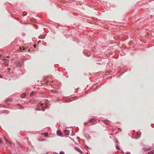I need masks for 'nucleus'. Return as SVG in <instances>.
I'll list each match as a JSON object with an SVG mask.
<instances>
[{
  "instance_id": "f257e3e1",
  "label": "nucleus",
  "mask_w": 154,
  "mask_h": 154,
  "mask_svg": "<svg viewBox=\"0 0 154 154\" xmlns=\"http://www.w3.org/2000/svg\"><path fill=\"white\" fill-rule=\"evenodd\" d=\"M3 61H5V65H8V64L9 63V60H8L6 59H4L3 60Z\"/></svg>"
},
{
  "instance_id": "f03ea898",
  "label": "nucleus",
  "mask_w": 154,
  "mask_h": 154,
  "mask_svg": "<svg viewBox=\"0 0 154 154\" xmlns=\"http://www.w3.org/2000/svg\"><path fill=\"white\" fill-rule=\"evenodd\" d=\"M16 66L17 67H20L21 66V65L20 62L17 61V63Z\"/></svg>"
},
{
  "instance_id": "7ed1b4c3",
  "label": "nucleus",
  "mask_w": 154,
  "mask_h": 154,
  "mask_svg": "<svg viewBox=\"0 0 154 154\" xmlns=\"http://www.w3.org/2000/svg\"><path fill=\"white\" fill-rule=\"evenodd\" d=\"M140 135L138 132H137L135 137L136 138H138L140 137Z\"/></svg>"
},
{
  "instance_id": "20e7f679",
  "label": "nucleus",
  "mask_w": 154,
  "mask_h": 154,
  "mask_svg": "<svg viewBox=\"0 0 154 154\" xmlns=\"http://www.w3.org/2000/svg\"><path fill=\"white\" fill-rule=\"evenodd\" d=\"M69 131L68 130H66L64 131V133L66 135H68L69 134Z\"/></svg>"
},
{
  "instance_id": "39448f33",
  "label": "nucleus",
  "mask_w": 154,
  "mask_h": 154,
  "mask_svg": "<svg viewBox=\"0 0 154 154\" xmlns=\"http://www.w3.org/2000/svg\"><path fill=\"white\" fill-rule=\"evenodd\" d=\"M26 94H23L21 95V97L22 98H24L26 97Z\"/></svg>"
},
{
  "instance_id": "423d86ee",
  "label": "nucleus",
  "mask_w": 154,
  "mask_h": 154,
  "mask_svg": "<svg viewBox=\"0 0 154 154\" xmlns=\"http://www.w3.org/2000/svg\"><path fill=\"white\" fill-rule=\"evenodd\" d=\"M42 135H44L45 136L47 137L48 135V132H46V133H43V134H42Z\"/></svg>"
},
{
  "instance_id": "0eeeda50",
  "label": "nucleus",
  "mask_w": 154,
  "mask_h": 154,
  "mask_svg": "<svg viewBox=\"0 0 154 154\" xmlns=\"http://www.w3.org/2000/svg\"><path fill=\"white\" fill-rule=\"evenodd\" d=\"M75 149L79 152L80 153L82 152L81 151L80 149L78 147H76Z\"/></svg>"
},
{
  "instance_id": "6e6552de",
  "label": "nucleus",
  "mask_w": 154,
  "mask_h": 154,
  "mask_svg": "<svg viewBox=\"0 0 154 154\" xmlns=\"http://www.w3.org/2000/svg\"><path fill=\"white\" fill-rule=\"evenodd\" d=\"M35 94V92H34V91H32V92L30 94V96H33Z\"/></svg>"
},
{
  "instance_id": "1a4fd4ad",
  "label": "nucleus",
  "mask_w": 154,
  "mask_h": 154,
  "mask_svg": "<svg viewBox=\"0 0 154 154\" xmlns=\"http://www.w3.org/2000/svg\"><path fill=\"white\" fill-rule=\"evenodd\" d=\"M95 119L94 118H91L90 119V120H89V122H92L95 120Z\"/></svg>"
},
{
  "instance_id": "9d476101",
  "label": "nucleus",
  "mask_w": 154,
  "mask_h": 154,
  "mask_svg": "<svg viewBox=\"0 0 154 154\" xmlns=\"http://www.w3.org/2000/svg\"><path fill=\"white\" fill-rule=\"evenodd\" d=\"M5 141L7 142V144H8V145H10L11 143H10L9 142V141L7 140H6V139H5Z\"/></svg>"
},
{
  "instance_id": "9b49d317",
  "label": "nucleus",
  "mask_w": 154,
  "mask_h": 154,
  "mask_svg": "<svg viewBox=\"0 0 154 154\" xmlns=\"http://www.w3.org/2000/svg\"><path fill=\"white\" fill-rule=\"evenodd\" d=\"M144 150L146 151H148L150 150V149L149 148H144L143 149Z\"/></svg>"
},
{
  "instance_id": "f8f14e48",
  "label": "nucleus",
  "mask_w": 154,
  "mask_h": 154,
  "mask_svg": "<svg viewBox=\"0 0 154 154\" xmlns=\"http://www.w3.org/2000/svg\"><path fill=\"white\" fill-rule=\"evenodd\" d=\"M57 134H59L60 135H61V132L60 131H57Z\"/></svg>"
},
{
  "instance_id": "ddd939ff",
  "label": "nucleus",
  "mask_w": 154,
  "mask_h": 154,
  "mask_svg": "<svg viewBox=\"0 0 154 154\" xmlns=\"http://www.w3.org/2000/svg\"><path fill=\"white\" fill-rule=\"evenodd\" d=\"M51 91L53 93H57V91L56 90H51Z\"/></svg>"
},
{
  "instance_id": "4468645a",
  "label": "nucleus",
  "mask_w": 154,
  "mask_h": 154,
  "mask_svg": "<svg viewBox=\"0 0 154 154\" xmlns=\"http://www.w3.org/2000/svg\"><path fill=\"white\" fill-rule=\"evenodd\" d=\"M116 149H120L119 148L118 145L116 146Z\"/></svg>"
},
{
  "instance_id": "2eb2a0df",
  "label": "nucleus",
  "mask_w": 154,
  "mask_h": 154,
  "mask_svg": "<svg viewBox=\"0 0 154 154\" xmlns=\"http://www.w3.org/2000/svg\"><path fill=\"white\" fill-rule=\"evenodd\" d=\"M148 154H154V153L152 151L149 152Z\"/></svg>"
},
{
  "instance_id": "dca6fc26",
  "label": "nucleus",
  "mask_w": 154,
  "mask_h": 154,
  "mask_svg": "<svg viewBox=\"0 0 154 154\" xmlns=\"http://www.w3.org/2000/svg\"><path fill=\"white\" fill-rule=\"evenodd\" d=\"M43 105V103H40L38 104V106H42Z\"/></svg>"
},
{
  "instance_id": "f3484780",
  "label": "nucleus",
  "mask_w": 154,
  "mask_h": 154,
  "mask_svg": "<svg viewBox=\"0 0 154 154\" xmlns=\"http://www.w3.org/2000/svg\"><path fill=\"white\" fill-rule=\"evenodd\" d=\"M10 100H10L9 99H8V100H6V103L7 104H9L8 103H7V102H8V101H10Z\"/></svg>"
},
{
  "instance_id": "a211bd4d",
  "label": "nucleus",
  "mask_w": 154,
  "mask_h": 154,
  "mask_svg": "<svg viewBox=\"0 0 154 154\" xmlns=\"http://www.w3.org/2000/svg\"><path fill=\"white\" fill-rule=\"evenodd\" d=\"M118 130L119 131H121L122 130L120 128H118Z\"/></svg>"
},
{
  "instance_id": "6ab92c4d",
  "label": "nucleus",
  "mask_w": 154,
  "mask_h": 154,
  "mask_svg": "<svg viewBox=\"0 0 154 154\" xmlns=\"http://www.w3.org/2000/svg\"><path fill=\"white\" fill-rule=\"evenodd\" d=\"M60 154H64V153L63 152H60Z\"/></svg>"
},
{
  "instance_id": "aec40b11",
  "label": "nucleus",
  "mask_w": 154,
  "mask_h": 154,
  "mask_svg": "<svg viewBox=\"0 0 154 154\" xmlns=\"http://www.w3.org/2000/svg\"><path fill=\"white\" fill-rule=\"evenodd\" d=\"M125 154H130V153L129 152H127Z\"/></svg>"
},
{
  "instance_id": "412c9836",
  "label": "nucleus",
  "mask_w": 154,
  "mask_h": 154,
  "mask_svg": "<svg viewBox=\"0 0 154 154\" xmlns=\"http://www.w3.org/2000/svg\"><path fill=\"white\" fill-rule=\"evenodd\" d=\"M34 47L35 48L36 47V46H37V45H34Z\"/></svg>"
},
{
  "instance_id": "4be33fe9",
  "label": "nucleus",
  "mask_w": 154,
  "mask_h": 154,
  "mask_svg": "<svg viewBox=\"0 0 154 154\" xmlns=\"http://www.w3.org/2000/svg\"><path fill=\"white\" fill-rule=\"evenodd\" d=\"M23 15H26V14L25 13H23Z\"/></svg>"
},
{
  "instance_id": "5701e85b",
  "label": "nucleus",
  "mask_w": 154,
  "mask_h": 154,
  "mask_svg": "<svg viewBox=\"0 0 154 154\" xmlns=\"http://www.w3.org/2000/svg\"><path fill=\"white\" fill-rule=\"evenodd\" d=\"M0 78H2V76L1 75H0Z\"/></svg>"
},
{
  "instance_id": "b1692460",
  "label": "nucleus",
  "mask_w": 154,
  "mask_h": 154,
  "mask_svg": "<svg viewBox=\"0 0 154 154\" xmlns=\"http://www.w3.org/2000/svg\"><path fill=\"white\" fill-rule=\"evenodd\" d=\"M2 142V140H1V139L0 138V143H1Z\"/></svg>"
},
{
  "instance_id": "393cba45",
  "label": "nucleus",
  "mask_w": 154,
  "mask_h": 154,
  "mask_svg": "<svg viewBox=\"0 0 154 154\" xmlns=\"http://www.w3.org/2000/svg\"><path fill=\"white\" fill-rule=\"evenodd\" d=\"M85 124L86 125H87V123H85Z\"/></svg>"
},
{
  "instance_id": "a878e982",
  "label": "nucleus",
  "mask_w": 154,
  "mask_h": 154,
  "mask_svg": "<svg viewBox=\"0 0 154 154\" xmlns=\"http://www.w3.org/2000/svg\"><path fill=\"white\" fill-rule=\"evenodd\" d=\"M25 49H26L25 48H24L23 49V50H24Z\"/></svg>"
},
{
  "instance_id": "bb28decb",
  "label": "nucleus",
  "mask_w": 154,
  "mask_h": 154,
  "mask_svg": "<svg viewBox=\"0 0 154 154\" xmlns=\"http://www.w3.org/2000/svg\"><path fill=\"white\" fill-rule=\"evenodd\" d=\"M20 49H21L22 48H21V47H20Z\"/></svg>"
},
{
  "instance_id": "cd10ccee",
  "label": "nucleus",
  "mask_w": 154,
  "mask_h": 154,
  "mask_svg": "<svg viewBox=\"0 0 154 154\" xmlns=\"http://www.w3.org/2000/svg\"><path fill=\"white\" fill-rule=\"evenodd\" d=\"M7 57V58H8V57H8V56H7V57Z\"/></svg>"
},
{
  "instance_id": "c85d7f7f",
  "label": "nucleus",
  "mask_w": 154,
  "mask_h": 154,
  "mask_svg": "<svg viewBox=\"0 0 154 154\" xmlns=\"http://www.w3.org/2000/svg\"><path fill=\"white\" fill-rule=\"evenodd\" d=\"M2 55H0V57H2Z\"/></svg>"
},
{
  "instance_id": "c756f323",
  "label": "nucleus",
  "mask_w": 154,
  "mask_h": 154,
  "mask_svg": "<svg viewBox=\"0 0 154 154\" xmlns=\"http://www.w3.org/2000/svg\"><path fill=\"white\" fill-rule=\"evenodd\" d=\"M30 50H29H29H28V51H30Z\"/></svg>"
},
{
  "instance_id": "7c9ffc66",
  "label": "nucleus",
  "mask_w": 154,
  "mask_h": 154,
  "mask_svg": "<svg viewBox=\"0 0 154 154\" xmlns=\"http://www.w3.org/2000/svg\"><path fill=\"white\" fill-rule=\"evenodd\" d=\"M8 70H10V69H9V68H8Z\"/></svg>"
}]
</instances>
